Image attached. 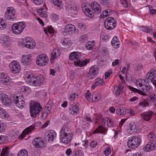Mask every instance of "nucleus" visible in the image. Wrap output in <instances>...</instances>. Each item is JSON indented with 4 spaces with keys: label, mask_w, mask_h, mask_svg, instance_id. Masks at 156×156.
Listing matches in <instances>:
<instances>
[{
    "label": "nucleus",
    "mask_w": 156,
    "mask_h": 156,
    "mask_svg": "<svg viewBox=\"0 0 156 156\" xmlns=\"http://www.w3.org/2000/svg\"><path fill=\"white\" fill-rule=\"evenodd\" d=\"M85 97L89 101H90L94 99V101H98L100 100L101 98V95L100 93H97V94H92V95L89 92V90H88L87 92L85 94Z\"/></svg>",
    "instance_id": "obj_14"
},
{
    "label": "nucleus",
    "mask_w": 156,
    "mask_h": 156,
    "mask_svg": "<svg viewBox=\"0 0 156 156\" xmlns=\"http://www.w3.org/2000/svg\"><path fill=\"white\" fill-rule=\"evenodd\" d=\"M107 130V129L104 128L102 127L101 126H100L93 131V133H102L105 132Z\"/></svg>",
    "instance_id": "obj_36"
},
{
    "label": "nucleus",
    "mask_w": 156,
    "mask_h": 156,
    "mask_svg": "<svg viewBox=\"0 0 156 156\" xmlns=\"http://www.w3.org/2000/svg\"><path fill=\"white\" fill-rule=\"evenodd\" d=\"M129 67L130 66L129 65H127L126 66L123 67L121 71L122 73L125 74L126 72H127L129 70Z\"/></svg>",
    "instance_id": "obj_56"
},
{
    "label": "nucleus",
    "mask_w": 156,
    "mask_h": 156,
    "mask_svg": "<svg viewBox=\"0 0 156 156\" xmlns=\"http://www.w3.org/2000/svg\"><path fill=\"white\" fill-rule=\"evenodd\" d=\"M129 113L130 115H134L135 113L134 111L132 109H126V114Z\"/></svg>",
    "instance_id": "obj_62"
},
{
    "label": "nucleus",
    "mask_w": 156,
    "mask_h": 156,
    "mask_svg": "<svg viewBox=\"0 0 156 156\" xmlns=\"http://www.w3.org/2000/svg\"><path fill=\"white\" fill-rule=\"evenodd\" d=\"M92 10H91L88 6L84 4H82V10L86 15L89 17H92L94 16V12L96 14H99L101 12L100 5L97 2H93L91 3L90 5Z\"/></svg>",
    "instance_id": "obj_1"
},
{
    "label": "nucleus",
    "mask_w": 156,
    "mask_h": 156,
    "mask_svg": "<svg viewBox=\"0 0 156 156\" xmlns=\"http://www.w3.org/2000/svg\"><path fill=\"white\" fill-rule=\"evenodd\" d=\"M9 67L11 72L16 73H19L21 69L20 64L16 61H12L10 63Z\"/></svg>",
    "instance_id": "obj_13"
},
{
    "label": "nucleus",
    "mask_w": 156,
    "mask_h": 156,
    "mask_svg": "<svg viewBox=\"0 0 156 156\" xmlns=\"http://www.w3.org/2000/svg\"><path fill=\"white\" fill-rule=\"evenodd\" d=\"M5 19L10 22H13L16 19V15L14 9L12 7L7 8L5 13Z\"/></svg>",
    "instance_id": "obj_6"
},
{
    "label": "nucleus",
    "mask_w": 156,
    "mask_h": 156,
    "mask_svg": "<svg viewBox=\"0 0 156 156\" xmlns=\"http://www.w3.org/2000/svg\"><path fill=\"white\" fill-rule=\"evenodd\" d=\"M107 122V125L108 127H112L113 126L114 122L112 119L110 118H105L101 121V124L104 125Z\"/></svg>",
    "instance_id": "obj_23"
},
{
    "label": "nucleus",
    "mask_w": 156,
    "mask_h": 156,
    "mask_svg": "<svg viewBox=\"0 0 156 156\" xmlns=\"http://www.w3.org/2000/svg\"><path fill=\"white\" fill-rule=\"evenodd\" d=\"M48 58L45 55L41 54L38 55L36 61L37 64L41 66H44L47 64Z\"/></svg>",
    "instance_id": "obj_10"
},
{
    "label": "nucleus",
    "mask_w": 156,
    "mask_h": 156,
    "mask_svg": "<svg viewBox=\"0 0 156 156\" xmlns=\"http://www.w3.org/2000/svg\"><path fill=\"white\" fill-rule=\"evenodd\" d=\"M95 45L94 41H88L86 44V48L89 50H92Z\"/></svg>",
    "instance_id": "obj_35"
},
{
    "label": "nucleus",
    "mask_w": 156,
    "mask_h": 156,
    "mask_svg": "<svg viewBox=\"0 0 156 156\" xmlns=\"http://www.w3.org/2000/svg\"><path fill=\"white\" fill-rule=\"evenodd\" d=\"M79 109L78 106L73 103L70 105L69 108V112L72 115L77 114L78 113Z\"/></svg>",
    "instance_id": "obj_25"
},
{
    "label": "nucleus",
    "mask_w": 156,
    "mask_h": 156,
    "mask_svg": "<svg viewBox=\"0 0 156 156\" xmlns=\"http://www.w3.org/2000/svg\"><path fill=\"white\" fill-rule=\"evenodd\" d=\"M5 125L0 121V133L4 132L5 130Z\"/></svg>",
    "instance_id": "obj_50"
},
{
    "label": "nucleus",
    "mask_w": 156,
    "mask_h": 156,
    "mask_svg": "<svg viewBox=\"0 0 156 156\" xmlns=\"http://www.w3.org/2000/svg\"><path fill=\"white\" fill-rule=\"evenodd\" d=\"M87 39V37L86 35H83L81 36L79 38V41L81 43H83L86 42Z\"/></svg>",
    "instance_id": "obj_48"
},
{
    "label": "nucleus",
    "mask_w": 156,
    "mask_h": 156,
    "mask_svg": "<svg viewBox=\"0 0 156 156\" xmlns=\"http://www.w3.org/2000/svg\"><path fill=\"white\" fill-rule=\"evenodd\" d=\"M155 147L154 143L150 142L146 146L144 147V151H148L153 150Z\"/></svg>",
    "instance_id": "obj_27"
},
{
    "label": "nucleus",
    "mask_w": 156,
    "mask_h": 156,
    "mask_svg": "<svg viewBox=\"0 0 156 156\" xmlns=\"http://www.w3.org/2000/svg\"><path fill=\"white\" fill-rule=\"evenodd\" d=\"M36 5H39L41 4L43 2V0H31Z\"/></svg>",
    "instance_id": "obj_59"
},
{
    "label": "nucleus",
    "mask_w": 156,
    "mask_h": 156,
    "mask_svg": "<svg viewBox=\"0 0 156 156\" xmlns=\"http://www.w3.org/2000/svg\"><path fill=\"white\" fill-rule=\"evenodd\" d=\"M66 7L71 12L77 11L79 9V6L77 5L70 1H66Z\"/></svg>",
    "instance_id": "obj_16"
},
{
    "label": "nucleus",
    "mask_w": 156,
    "mask_h": 156,
    "mask_svg": "<svg viewBox=\"0 0 156 156\" xmlns=\"http://www.w3.org/2000/svg\"><path fill=\"white\" fill-rule=\"evenodd\" d=\"M148 99L150 100L151 101L153 102L155 101L156 99V93H154L152 95H150Z\"/></svg>",
    "instance_id": "obj_52"
},
{
    "label": "nucleus",
    "mask_w": 156,
    "mask_h": 156,
    "mask_svg": "<svg viewBox=\"0 0 156 156\" xmlns=\"http://www.w3.org/2000/svg\"><path fill=\"white\" fill-rule=\"evenodd\" d=\"M138 129L137 127L135 125H133L132 124L129 125V128L128 129V132L130 133H136L137 132Z\"/></svg>",
    "instance_id": "obj_32"
},
{
    "label": "nucleus",
    "mask_w": 156,
    "mask_h": 156,
    "mask_svg": "<svg viewBox=\"0 0 156 156\" xmlns=\"http://www.w3.org/2000/svg\"><path fill=\"white\" fill-rule=\"evenodd\" d=\"M116 112L118 115H124L126 114V109L123 107H119L116 109Z\"/></svg>",
    "instance_id": "obj_33"
},
{
    "label": "nucleus",
    "mask_w": 156,
    "mask_h": 156,
    "mask_svg": "<svg viewBox=\"0 0 156 156\" xmlns=\"http://www.w3.org/2000/svg\"><path fill=\"white\" fill-rule=\"evenodd\" d=\"M111 44L115 48H116L119 47L120 42L117 37L115 36L113 37L112 41Z\"/></svg>",
    "instance_id": "obj_29"
},
{
    "label": "nucleus",
    "mask_w": 156,
    "mask_h": 156,
    "mask_svg": "<svg viewBox=\"0 0 156 156\" xmlns=\"http://www.w3.org/2000/svg\"><path fill=\"white\" fill-rule=\"evenodd\" d=\"M1 41L3 43L5 46H8L10 44L11 40L10 37L4 35L1 38Z\"/></svg>",
    "instance_id": "obj_28"
},
{
    "label": "nucleus",
    "mask_w": 156,
    "mask_h": 156,
    "mask_svg": "<svg viewBox=\"0 0 156 156\" xmlns=\"http://www.w3.org/2000/svg\"><path fill=\"white\" fill-rule=\"evenodd\" d=\"M121 3L123 7L125 8L127 7L128 6V3L126 0H120Z\"/></svg>",
    "instance_id": "obj_57"
},
{
    "label": "nucleus",
    "mask_w": 156,
    "mask_h": 156,
    "mask_svg": "<svg viewBox=\"0 0 156 156\" xmlns=\"http://www.w3.org/2000/svg\"><path fill=\"white\" fill-rule=\"evenodd\" d=\"M30 107V116L34 118L37 117L42 109L40 104L37 101L31 103Z\"/></svg>",
    "instance_id": "obj_5"
},
{
    "label": "nucleus",
    "mask_w": 156,
    "mask_h": 156,
    "mask_svg": "<svg viewBox=\"0 0 156 156\" xmlns=\"http://www.w3.org/2000/svg\"><path fill=\"white\" fill-rule=\"evenodd\" d=\"M1 83L3 85H7L10 83L9 79H5V80L1 79Z\"/></svg>",
    "instance_id": "obj_51"
},
{
    "label": "nucleus",
    "mask_w": 156,
    "mask_h": 156,
    "mask_svg": "<svg viewBox=\"0 0 156 156\" xmlns=\"http://www.w3.org/2000/svg\"><path fill=\"white\" fill-rule=\"evenodd\" d=\"M139 28L141 30L147 33H149L152 30L151 29L147 26H140Z\"/></svg>",
    "instance_id": "obj_40"
},
{
    "label": "nucleus",
    "mask_w": 156,
    "mask_h": 156,
    "mask_svg": "<svg viewBox=\"0 0 156 156\" xmlns=\"http://www.w3.org/2000/svg\"><path fill=\"white\" fill-rule=\"evenodd\" d=\"M148 98L147 99H142L140 101L138 104V105L142 108L148 107L149 106V102L148 101Z\"/></svg>",
    "instance_id": "obj_31"
},
{
    "label": "nucleus",
    "mask_w": 156,
    "mask_h": 156,
    "mask_svg": "<svg viewBox=\"0 0 156 156\" xmlns=\"http://www.w3.org/2000/svg\"><path fill=\"white\" fill-rule=\"evenodd\" d=\"M141 139L137 136H133L129 138L127 142L128 147L131 148L137 147L140 144Z\"/></svg>",
    "instance_id": "obj_8"
},
{
    "label": "nucleus",
    "mask_w": 156,
    "mask_h": 156,
    "mask_svg": "<svg viewBox=\"0 0 156 156\" xmlns=\"http://www.w3.org/2000/svg\"><path fill=\"white\" fill-rule=\"evenodd\" d=\"M89 62V60L85 59L83 61H79L76 62H75L74 64L76 66L83 67L87 65Z\"/></svg>",
    "instance_id": "obj_34"
},
{
    "label": "nucleus",
    "mask_w": 156,
    "mask_h": 156,
    "mask_svg": "<svg viewBox=\"0 0 156 156\" xmlns=\"http://www.w3.org/2000/svg\"><path fill=\"white\" fill-rule=\"evenodd\" d=\"M111 148H110L108 147L104 151V153L105 155L108 156L111 154Z\"/></svg>",
    "instance_id": "obj_61"
},
{
    "label": "nucleus",
    "mask_w": 156,
    "mask_h": 156,
    "mask_svg": "<svg viewBox=\"0 0 156 156\" xmlns=\"http://www.w3.org/2000/svg\"><path fill=\"white\" fill-rule=\"evenodd\" d=\"M33 145L35 147L41 148L44 146V143L41 137L35 138L32 141Z\"/></svg>",
    "instance_id": "obj_19"
},
{
    "label": "nucleus",
    "mask_w": 156,
    "mask_h": 156,
    "mask_svg": "<svg viewBox=\"0 0 156 156\" xmlns=\"http://www.w3.org/2000/svg\"><path fill=\"white\" fill-rule=\"evenodd\" d=\"M0 99L3 104L6 106L11 105L12 101L11 99L9 98L8 96L4 93H2L0 94Z\"/></svg>",
    "instance_id": "obj_15"
},
{
    "label": "nucleus",
    "mask_w": 156,
    "mask_h": 156,
    "mask_svg": "<svg viewBox=\"0 0 156 156\" xmlns=\"http://www.w3.org/2000/svg\"><path fill=\"white\" fill-rule=\"evenodd\" d=\"M102 52L104 55H105L108 53V50L106 48H103L102 49Z\"/></svg>",
    "instance_id": "obj_63"
},
{
    "label": "nucleus",
    "mask_w": 156,
    "mask_h": 156,
    "mask_svg": "<svg viewBox=\"0 0 156 156\" xmlns=\"http://www.w3.org/2000/svg\"><path fill=\"white\" fill-rule=\"evenodd\" d=\"M35 128V125H32L26 128L24 130L23 133L25 135H27L28 133H30L32 130Z\"/></svg>",
    "instance_id": "obj_38"
},
{
    "label": "nucleus",
    "mask_w": 156,
    "mask_h": 156,
    "mask_svg": "<svg viewBox=\"0 0 156 156\" xmlns=\"http://www.w3.org/2000/svg\"><path fill=\"white\" fill-rule=\"evenodd\" d=\"M32 61L31 55H23L22 56V62L24 65L30 64Z\"/></svg>",
    "instance_id": "obj_22"
},
{
    "label": "nucleus",
    "mask_w": 156,
    "mask_h": 156,
    "mask_svg": "<svg viewBox=\"0 0 156 156\" xmlns=\"http://www.w3.org/2000/svg\"><path fill=\"white\" fill-rule=\"evenodd\" d=\"M156 76V70L154 69H152L147 73L146 76V79L149 81L153 82Z\"/></svg>",
    "instance_id": "obj_20"
},
{
    "label": "nucleus",
    "mask_w": 156,
    "mask_h": 156,
    "mask_svg": "<svg viewBox=\"0 0 156 156\" xmlns=\"http://www.w3.org/2000/svg\"><path fill=\"white\" fill-rule=\"evenodd\" d=\"M37 13L38 15L41 17L45 18L47 16V14L45 11H44L42 8H41L37 10Z\"/></svg>",
    "instance_id": "obj_39"
},
{
    "label": "nucleus",
    "mask_w": 156,
    "mask_h": 156,
    "mask_svg": "<svg viewBox=\"0 0 156 156\" xmlns=\"http://www.w3.org/2000/svg\"><path fill=\"white\" fill-rule=\"evenodd\" d=\"M19 44L23 47L32 49L35 47L36 44L33 39L30 37H27L23 38L22 41L20 42Z\"/></svg>",
    "instance_id": "obj_9"
},
{
    "label": "nucleus",
    "mask_w": 156,
    "mask_h": 156,
    "mask_svg": "<svg viewBox=\"0 0 156 156\" xmlns=\"http://www.w3.org/2000/svg\"><path fill=\"white\" fill-rule=\"evenodd\" d=\"M1 79L5 80V79H9V77L7 74L3 73L1 74Z\"/></svg>",
    "instance_id": "obj_58"
},
{
    "label": "nucleus",
    "mask_w": 156,
    "mask_h": 156,
    "mask_svg": "<svg viewBox=\"0 0 156 156\" xmlns=\"http://www.w3.org/2000/svg\"><path fill=\"white\" fill-rule=\"evenodd\" d=\"M9 115L5 109L0 108V117L2 119H7L9 117Z\"/></svg>",
    "instance_id": "obj_30"
},
{
    "label": "nucleus",
    "mask_w": 156,
    "mask_h": 156,
    "mask_svg": "<svg viewBox=\"0 0 156 156\" xmlns=\"http://www.w3.org/2000/svg\"><path fill=\"white\" fill-rule=\"evenodd\" d=\"M97 142L95 140L92 141L90 143V146L92 148H95L97 145Z\"/></svg>",
    "instance_id": "obj_60"
},
{
    "label": "nucleus",
    "mask_w": 156,
    "mask_h": 156,
    "mask_svg": "<svg viewBox=\"0 0 156 156\" xmlns=\"http://www.w3.org/2000/svg\"><path fill=\"white\" fill-rule=\"evenodd\" d=\"M62 43L63 45L66 47H69L72 44L71 41H67L66 40H63Z\"/></svg>",
    "instance_id": "obj_47"
},
{
    "label": "nucleus",
    "mask_w": 156,
    "mask_h": 156,
    "mask_svg": "<svg viewBox=\"0 0 156 156\" xmlns=\"http://www.w3.org/2000/svg\"><path fill=\"white\" fill-rule=\"evenodd\" d=\"M104 83V81L99 78H97L95 79V84L96 86H102Z\"/></svg>",
    "instance_id": "obj_43"
},
{
    "label": "nucleus",
    "mask_w": 156,
    "mask_h": 156,
    "mask_svg": "<svg viewBox=\"0 0 156 156\" xmlns=\"http://www.w3.org/2000/svg\"><path fill=\"white\" fill-rule=\"evenodd\" d=\"M100 4L103 5L107 6L110 3V0H101Z\"/></svg>",
    "instance_id": "obj_49"
},
{
    "label": "nucleus",
    "mask_w": 156,
    "mask_h": 156,
    "mask_svg": "<svg viewBox=\"0 0 156 156\" xmlns=\"http://www.w3.org/2000/svg\"><path fill=\"white\" fill-rule=\"evenodd\" d=\"M53 1L55 6L58 8L61 7L62 3L61 0H53Z\"/></svg>",
    "instance_id": "obj_46"
},
{
    "label": "nucleus",
    "mask_w": 156,
    "mask_h": 156,
    "mask_svg": "<svg viewBox=\"0 0 156 156\" xmlns=\"http://www.w3.org/2000/svg\"><path fill=\"white\" fill-rule=\"evenodd\" d=\"M25 80L26 82L33 87L40 86L44 80V78L41 76L36 77L31 73L26 72Z\"/></svg>",
    "instance_id": "obj_2"
},
{
    "label": "nucleus",
    "mask_w": 156,
    "mask_h": 156,
    "mask_svg": "<svg viewBox=\"0 0 156 156\" xmlns=\"http://www.w3.org/2000/svg\"><path fill=\"white\" fill-rule=\"evenodd\" d=\"M69 57L71 60H78L81 58V55L79 52H74L70 54Z\"/></svg>",
    "instance_id": "obj_24"
},
{
    "label": "nucleus",
    "mask_w": 156,
    "mask_h": 156,
    "mask_svg": "<svg viewBox=\"0 0 156 156\" xmlns=\"http://www.w3.org/2000/svg\"><path fill=\"white\" fill-rule=\"evenodd\" d=\"M6 27V23L2 19L0 18V30L4 29Z\"/></svg>",
    "instance_id": "obj_45"
},
{
    "label": "nucleus",
    "mask_w": 156,
    "mask_h": 156,
    "mask_svg": "<svg viewBox=\"0 0 156 156\" xmlns=\"http://www.w3.org/2000/svg\"><path fill=\"white\" fill-rule=\"evenodd\" d=\"M155 137V135L154 132H151L148 135L147 138L148 139H154Z\"/></svg>",
    "instance_id": "obj_54"
},
{
    "label": "nucleus",
    "mask_w": 156,
    "mask_h": 156,
    "mask_svg": "<svg viewBox=\"0 0 156 156\" xmlns=\"http://www.w3.org/2000/svg\"><path fill=\"white\" fill-rule=\"evenodd\" d=\"M64 32L66 33H71L72 34L78 33V30L76 29L75 26L72 24L66 25L64 28Z\"/></svg>",
    "instance_id": "obj_18"
},
{
    "label": "nucleus",
    "mask_w": 156,
    "mask_h": 156,
    "mask_svg": "<svg viewBox=\"0 0 156 156\" xmlns=\"http://www.w3.org/2000/svg\"><path fill=\"white\" fill-rule=\"evenodd\" d=\"M13 101L16 106L21 108H23L25 105L24 99L22 95L16 96L13 97Z\"/></svg>",
    "instance_id": "obj_12"
},
{
    "label": "nucleus",
    "mask_w": 156,
    "mask_h": 156,
    "mask_svg": "<svg viewBox=\"0 0 156 156\" xmlns=\"http://www.w3.org/2000/svg\"><path fill=\"white\" fill-rule=\"evenodd\" d=\"M60 55V53L58 52V50L56 49H54L51 53V59L54 60L58 57Z\"/></svg>",
    "instance_id": "obj_41"
},
{
    "label": "nucleus",
    "mask_w": 156,
    "mask_h": 156,
    "mask_svg": "<svg viewBox=\"0 0 156 156\" xmlns=\"http://www.w3.org/2000/svg\"><path fill=\"white\" fill-rule=\"evenodd\" d=\"M88 140L87 139L82 141V148L84 149H86L87 147L88 144Z\"/></svg>",
    "instance_id": "obj_53"
},
{
    "label": "nucleus",
    "mask_w": 156,
    "mask_h": 156,
    "mask_svg": "<svg viewBox=\"0 0 156 156\" xmlns=\"http://www.w3.org/2000/svg\"><path fill=\"white\" fill-rule=\"evenodd\" d=\"M112 12L111 9H108L104 11L100 15V18H102L104 17H107L110 16L112 14Z\"/></svg>",
    "instance_id": "obj_37"
},
{
    "label": "nucleus",
    "mask_w": 156,
    "mask_h": 156,
    "mask_svg": "<svg viewBox=\"0 0 156 156\" xmlns=\"http://www.w3.org/2000/svg\"><path fill=\"white\" fill-rule=\"evenodd\" d=\"M105 27L108 30L114 29L116 25L115 21L112 17H109L106 19L104 23Z\"/></svg>",
    "instance_id": "obj_11"
},
{
    "label": "nucleus",
    "mask_w": 156,
    "mask_h": 156,
    "mask_svg": "<svg viewBox=\"0 0 156 156\" xmlns=\"http://www.w3.org/2000/svg\"><path fill=\"white\" fill-rule=\"evenodd\" d=\"M56 136V134L55 131L53 130H51L47 135V140L48 141L52 142Z\"/></svg>",
    "instance_id": "obj_26"
},
{
    "label": "nucleus",
    "mask_w": 156,
    "mask_h": 156,
    "mask_svg": "<svg viewBox=\"0 0 156 156\" xmlns=\"http://www.w3.org/2000/svg\"><path fill=\"white\" fill-rule=\"evenodd\" d=\"M99 69L96 66H92L90 68L87 76L90 79L95 78L98 73Z\"/></svg>",
    "instance_id": "obj_17"
},
{
    "label": "nucleus",
    "mask_w": 156,
    "mask_h": 156,
    "mask_svg": "<svg viewBox=\"0 0 156 156\" xmlns=\"http://www.w3.org/2000/svg\"><path fill=\"white\" fill-rule=\"evenodd\" d=\"M73 136V133L70 129L66 127L62 128L60 132V137L63 143L68 144L71 141Z\"/></svg>",
    "instance_id": "obj_4"
},
{
    "label": "nucleus",
    "mask_w": 156,
    "mask_h": 156,
    "mask_svg": "<svg viewBox=\"0 0 156 156\" xmlns=\"http://www.w3.org/2000/svg\"><path fill=\"white\" fill-rule=\"evenodd\" d=\"M153 113V112L149 111L141 113L140 115L144 120L148 121L151 119Z\"/></svg>",
    "instance_id": "obj_21"
},
{
    "label": "nucleus",
    "mask_w": 156,
    "mask_h": 156,
    "mask_svg": "<svg viewBox=\"0 0 156 156\" xmlns=\"http://www.w3.org/2000/svg\"><path fill=\"white\" fill-rule=\"evenodd\" d=\"M17 156H28V152L25 149H22L18 153Z\"/></svg>",
    "instance_id": "obj_44"
},
{
    "label": "nucleus",
    "mask_w": 156,
    "mask_h": 156,
    "mask_svg": "<svg viewBox=\"0 0 156 156\" xmlns=\"http://www.w3.org/2000/svg\"><path fill=\"white\" fill-rule=\"evenodd\" d=\"M79 27L80 28L81 30H83L86 28V25L82 23H80L78 24Z\"/></svg>",
    "instance_id": "obj_55"
},
{
    "label": "nucleus",
    "mask_w": 156,
    "mask_h": 156,
    "mask_svg": "<svg viewBox=\"0 0 156 156\" xmlns=\"http://www.w3.org/2000/svg\"><path fill=\"white\" fill-rule=\"evenodd\" d=\"M9 154V148L8 147H5L2 149L1 153V156H8Z\"/></svg>",
    "instance_id": "obj_42"
},
{
    "label": "nucleus",
    "mask_w": 156,
    "mask_h": 156,
    "mask_svg": "<svg viewBox=\"0 0 156 156\" xmlns=\"http://www.w3.org/2000/svg\"><path fill=\"white\" fill-rule=\"evenodd\" d=\"M80 151H73V154H74V155L73 154V156H80Z\"/></svg>",
    "instance_id": "obj_64"
},
{
    "label": "nucleus",
    "mask_w": 156,
    "mask_h": 156,
    "mask_svg": "<svg viewBox=\"0 0 156 156\" xmlns=\"http://www.w3.org/2000/svg\"><path fill=\"white\" fill-rule=\"evenodd\" d=\"M136 85L138 88H140V89L142 90L144 92L134 88H132V89H131L136 92H140L141 94L144 96L146 95L144 92H147L150 90V86L149 83L146 82L145 80L142 79L137 80L136 82Z\"/></svg>",
    "instance_id": "obj_3"
},
{
    "label": "nucleus",
    "mask_w": 156,
    "mask_h": 156,
    "mask_svg": "<svg viewBox=\"0 0 156 156\" xmlns=\"http://www.w3.org/2000/svg\"><path fill=\"white\" fill-rule=\"evenodd\" d=\"M26 27V23L23 22L15 23L12 26V32L16 34H21Z\"/></svg>",
    "instance_id": "obj_7"
}]
</instances>
